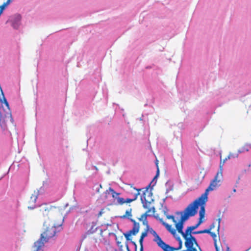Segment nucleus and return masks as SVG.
Returning a JSON list of instances; mask_svg holds the SVG:
<instances>
[{
    "label": "nucleus",
    "mask_w": 251,
    "mask_h": 251,
    "mask_svg": "<svg viewBox=\"0 0 251 251\" xmlns=\"http://www.w3.org/2000/svg\"><path fill=\"white\" fill-rule=\"evenodd\" d=\"M63 222L62 216H60L57 220L53 219V221L46 220L44 222V226L46 227L45 231L41 234L40 238L37 241H41L43 243H47L49 240L54 237L60 230L57 229L60 228Z\"/></svg>",
    "instance_id": "1"
},
{
    "label": "nucleus",
    "mask_w": 251,
    "mask_h": 251,
    "mask_svg": "<svg viewBox=\"0 0 251 251\" xmlns=\"http://www.w3.org/2000/svg\"><path fill=\"white\" fill-rule=\"evenodd\" d=\"M141 200L143 203V206L144 208L147 209V211L143 214L141 217L139 218V221H143V224L149 227L148 222L147 220V217H150L153 215L155 212V208L152 205V202L153 199L150 193L147 192L144 193L143 195L141 197Z\"/></svg>",
    "instance_id": "2"
},
{
    "label": "nucleus",
    "mask_w": 251,
    "mask_h": 251,
    "mask_svg": "<svg viewBox=\"0 0 251 251\" xmlns=\"http://www.w3.org/2000/svg\"><path fill=\"white\" fill-rule=\"evenodd\" d=\"M208 200V197L201 195L200 197L198 199L194 201L193 202L191 203L185 209V211H186L187 213H189V211L192 210V212H194V215L197 213V209L199 205H200V210L199 211L200 220H202L205 215V203Z\"/></svg>",
    "instance_id": "3"
},
{
    "label": "nucleus",
    "mask_w": 251,
    "mask_h": 251,
    "mask_svg": "<svg viewBox=\"0 0 251 251\" xmlns=\"http://www.w3.org/2000/svg\"><path fill=\"white\" fill-rule=\"evenodd\" d=\"M191 210L189 211V213H187L185 210L183 212H176L177 215L180 214L181 215V218L178 223H176V227L178 233L181 234L182 236H184V232L182 230L183 227L184 222L188 219L190 216H194L195 212H192Z\"/></svg>",
    "instance_id": "4"
},
{
    "label": "nucleus",
    "mask_w": 251,
    "mask_h": 251,
    "mask_svg": "<svg viewBox=\"0 0 251 251\" xmlns=\"http://www.w3.org/2000/svg\"><path fill=\"white\" fill-rule=\"evenodd\" d=\"M223 163H221L220 166H219V170L217 172L214 178L211 182L210 185L208 188L205 190V192L202 194L204 196H207L209 191H213L216 187L219 186L220 185L218 184L221 181V179L222 177V171H223Z\"/></svg>",
    "instance_id": "5"
},
{
    "label": "nucleus",
    "mask_w": 251,
    "mask_h": 251,
    "mask_svg": "<svg viewBox=\"0 0 251 251\" xmlns=\"http://www.w3.org/2000/svg\"><path fill=\"white\" fill-rule=\"evenodd\" d=\"M39 213L43 216H48L47 220L53 221V219L57 220L59 219L60 215L56 213L53 210H51L46 204L41 205L39 209Z\"/></svg>",
    "instance_id": "6"
},
{
    "label": "nucleus",
    "mask_w": 251,
    "mask_h": 251,
    "mask_svg": "<svg viewBox=\"0 0 251 251\" xmlns=\"http://www.w3.org/2000/svg\"><path fill=\"white\" fill-rule=\"evenodd\" d=\"M38 195L39 191L38 190L34 191L33 193L32 194L31 196H30V200L28 201L29 205L28 206V208L29 209L32 210L35 207L34 204L36 202Z\"/></svg>",
    "instance_id": "7"
},
{
    "label": "nucleus",
    "mask_w": 251,
    "mask_h": 251,
    "mask_svg": "<svg viewBox=\"0 0 251 251\" xmlns=\"http://www.w3.org/2000/svg\"><path fill=\"white\" fill-rule=\"evenodd\" d=\"M136 191H137L136 193L134 194L133 197L132 198H127L126 200H125L123 199H119V202H120V205H123V204L125 203H130L131 202L134 201H135L138 197V196L139 195V191L141 190L140 189H135Z\"/></svg>",
    "instance_id": "8"
},
{
    "label": "nucleus",
    "mask_w": 251,
    "mask_h": 251,
    "mask_svg": "<svg viewBox=\"0 0 251 251\" xmlns=\"http://www.w3.org/2000/svg\"><path fill=\"white\" fill-rule=\"evenodd\" d=\"M185 239V245L187 248V249L193 248L194 244H195L197 246L198 245L195 237L192 235H190L189 238H187Z\"/></svg>",
    "instance_id": "9"
},
{
    "label": "nucleus",
    "mask_w": 251,
    "mask_h": 251,
    "mask_svg": "<svg viewBox=\"0 0 251 251\" xmlns=\"http://www.w3.org/2000/svg\"><path fill=\"white\" fill-rule=\"evenodd\" d=\"M0 102L1 103H4L5 105L6 106L8 112H9L8 114L9 115V117L11 118L12 117V115H11V113L10 112V107H9V103H8V101H7L6 98L4 97V93L3 92L2 90H1L0 91Z\"/></svg>",
    "instance_id": "10"
},
{
    "label": "nucleus",
    "mask_w": 251,
    "mask_h": 251,
    "mask_svg": "<svg viewBox=\"0 0 251 251\" xmlns=\"http://www.w3.org/2000/svg\"><path fill=\"white\" fill-rule=\"evenodd\" d=\"M152 233L155 237L154 241L156 242L158 246L163 250L166 243L161 239L155 231L152 230Z\"/></svg>",
    "instance_id": "11"
},
{
    "label": "nucleus",
    "mask_w": 251,
    "mask_h": 251,
    "mask_svg": "<svg viewBox=\"0 0 251 251\" xmlns=\"http://www.w3.org/2000/svg\"><path fill=\"white\" fill-rule=\"evenodd\" d=\"M182 246V242L181 240H180L179 242V247L177 248H175L174 247H170L169 245L165 244V246L163 249L164 251H174L176 250H179L181 249Z\"/></svg>",
    "instance_id": "12"
},
{
    "label": "nucleus",
    "mask_w": 251,
    "mask_h": 251,
    "mask_svg": "<svg viewBox=\"0 0 251 251\" xmlns=\"http://www.w3.org/2000/svg\"><path fill=\"white\" fill-rule=\"evenodd\" d=\"M161 224L166 228V229L173 235H175L176 233V229L172 227V226L168 224L165 222L162 219L160 220Z\"/></svg>",
    "instance_id": "13"
},
{
    "label": "nucleus",
    "mask_w": 251,
    "mask_h": 251,
    "mask_svg": "<svg viewBox=\"0 0 251 251\" xmlns=\"http://www.w3.org/2000/svg\"><path fill=\"white\" fill-rule=\"evenodd\" d=\"M110 191H111V194L112 195V198L114 199L115 201H117L116 204H120L119 199H123L122 198L119 197L120 193L116 192L111 187H110Z\"/></svg>",
    "instance_id": "14"
},
{
    "label": "nucleus",
    "mask_w": 251,
    "mask_h": 251,
    "mask_svg": "<svg viewBox=\"0 0 251 251\" xmlns=\"http://www.w3.org/2000/svg\"><path fill=\"white\" fill-rule=\"evenodd\" d=\"M102 187L101 184L99 183H95L93 187V190L95 191L96 193L100 194L101 193L100 189H102Z\"/></svg>",
    "instance_id": "15"
},
{
    "label": "nucleus",
    "mask_w": 251,
    "mask_h": 251,
    "mask_svg": "<svg viewBox=\"0 0 251 251\" xmlns=\"http://www.w3.org/2000/svg\"><path fill=\"white\" fill-rule=\"evenodd\" d=\"M34 246L36 248V251H40L41 249L44 246L43 243L41 241H36L34 243Z\"/></svg>",
    "instance_id": "16"
},
{
    "label": "nucleus",
    "mask_w": 251,
    "mask_h": 251,
    "mask_svg": "<svg viewBox=\"0 0 251 251\" xmlns=\"http://www.w3.org/2000/svg\"><path fill=\"white\" fill-rule=\"evenodd\" d=\"M131 211H132V209L131 208H130L129 210H126V212L125 215H124L123 216H122L121 218L124 219V218H126V217H128V219H131L130 217L132 216Z\"/></svg>",
    "instance_id": "17"
},
{
    "label": "nucleus",
    "mask_w": 251,
    "mask_h": 251,
    "mask_svg": "<svg viewBox=\"0 0 251 251\" xmlns=\"http://www.w3.org/2000/svg\"><path fill=\"white\" fill-rule=\"evenodd\" d=\"M193 230L191 229L190 227V226H188L187 228V229L185 231V232H184V236H182L184 239H186L187 237V236L188 235H191V234L192 233V231Z\"/></svg>",
    "instance_id": "18"
},
{
    "label": "nucleus",
    "mask_w": 251,
    "mask_h": 251,
    "mask_svg": "<svg viewBox=\"0 0 251 251\" xmlns=\"http://www.w3.org/2000/svg\"><path fill=\"white\" fill-rule=\"evenodd\" d=\"M130 220L132 222H133V223L134 224V226H133V228L136 230H138V231H139V227H140L139 223L136 222V221L133 219H130Z\"/></svg>",
    "instance_id": "19"
},
{
    "label": "nucleus",
    "mask_w": 251,
    "mask_h": 251,
    "mask_svg": "<svg viewBox=\"0 0 251 251\" xmlns=\"http://www.w3.org/2000/svg\"><path fill=\"white\" fill-rule=\"evenodd\" d=\"M209 234L211 235V236L213 238V239L214 240V246L215 247V246L216 245V247L218 248L217 244L216 239V237H217L216 234H215V233L213 232H210Z\"/></svg>",
    "instance_id": "20"
},
{
    "label": "nucleus",
    "mask_w": 251,
    "mask_h": 251,
    "mask_svg": "<svg viewBox=\"0 0 251 251\" xmlns=\"http://www.w3.org/2000/svg\"><path fill=\"white\" fill-rule=\"evenodd\" d=\"M111 193V191H110V187L107 189L103 193V200H106L107 199L108 195Z\"/></svg>",
    "instance_id": "21"
},
{
    "label": "nucleus",
    "mask_w": 251,
    "mask_h": 251,
    "mask_svg": "<svg viewBox=\"0 0 251 251\" xmlns=\"http://www.w3.org/2000/svg\"><path fill=\"white\" fill-rule=\"evenodd\" d=\"M202 222H203L202 220L199 219L198 223L196 225H195V226H190V227L191 229L192 230H193L196 229Z\"/></svg>",
    "instance_id": "22"
},
{
    "label": "nucleus",
    "mask_w": 251,
    "mask_h": 251,
    "mask_svg": "<svg viewBox=\"0 0 251 251\" xmlns=\"http://www.w3.org/2000/svg\"><path fill=\"white\" fill-rule=\"evenodd\" d=\"M166 217L168 219H171L174 223H176V221L175 220V217L174 216L167 215Z\"/></svg>",
    "instance_id": "23"
},
{
    "label": "nucleus",
    "mask_w": 251,
    "mask_h": 251,
    "mask_svg": "<svg viewBox=\"0 0 251 251\" xmlns=\"http://www.w3.org/2000/svg\"><path fill=\"white\" fill-rule=\"evenodd\" d=\"M129 232V233H130V234H133L134 235H136L139 231H138V230H136L134 228H132V230H130L128 231Z\"/></svg>",
    "instance_id": "24"
},
{
    "label": "nucleus",
    "mask_w": 251,
    "mask_h": 251,
    "mask_svg": "<svg viewBox=\"0 0 251 251\" xmlns=\"http://www.w3.org/2000/svg\"><path fill=\"white\" fill-rule=\"evenodd\" d=\"M148 228L149 227H147L146 230L144 232L142 233V234L140 237H142L143 238H144L145 237H146L147 236L148 232Z\"/></svg>",
    "instance_id": "25"
},
{
    "label": "nucleus",
    "mask_w": 251,
    "mask_h": 251,
    "mask_svg": "<svg viewBox=\"0 0 251 251\" xmlns=\"http://www.w3.org/2000/svg\"><path fill=\"white\" fill-rule=\"evenodd\" d=\"M211 232L210 229H205L201 230V233H208L209 234Z\"/></svg>",
    "instance_id": "26"
},
{
    "label": "nucleus",
    "mask_w": 251,
    "mask_h": 251,
    "mask_svg": "<svg viewBox=\"0 0 251 251\" xmlns=\"http://www.w3.org/2000/svg\"><path fill=\"white\" fill-rule=\"evenodd\" d=\"M124 236L127 240H130L129 237L131 236V234L129 232L126 233H124Z\"/></svg>",
    "instance_id": "27"
},
{
    "label": "nucleus",
    "mask_w": 251,
    "mask_h": 251,
    "mask_svg": "<svg viewBox=\"0 0 251 251\" xmlns=\"http://www.w3.org/2000/svg\"><path fill=\"white\" fill-rule=\"evenodd\" d=\"M143 240H144V238H143L142 237H140V239H139L140 248H143Z\"/></svg>",
    "instance_id": "28"
},
{
    "label": "nucleus",
    "mask_w": 251,
    "mask_h": 251,
    "mask_svg": "<svg viewBox=\"0 0 251 251\" xmlns=\"http://www.w3.org/2000/svg\"><path fill=\"white\" fill-rule=\"evenodd\" d=\"M230 157V155H228L227 157H226L224 160L222 161V160H221V162L220 163V166L221 165V163H223V165L225 163L226 161L227 160V159H229Z\"/></svg>",
    "instance_id": "29"
},
{
    "label": "nucleus",
    "mask_w": 251,
    "mask_h": 251,
    "mask_svg": "<svg viewBox=\"0 0 251 251\" xmlns=\"http://www.w3.org/2000/svg\"><path fill=\"white\" fill-rule=\"evenodd\" d=\"M230 157V155H228L227 157H226L224 160L222 161V160H221V162L220 163V166L221 165V163H223V165L225 163L226 161L227 160V159H229Z\"/></svg>",
    "instance_id": "30"
},
{
    "label": "nucleus",
    "mask_w": 251,
    "mask_h": 251,
    "mask_svg": "<svg viewBox=\"0 0 251 251\" xmlns=\"http://www.w3.org/2000/svg\"><path fill=\"white\" fill-rule=\"evenodd\" d=\"M159 174V167H158V168H157L156 174L155 176L154 177V179L156 178L158 176Z\"/></svg>",
    "instance_id": "31"
},
{
    "label": "nucleus",
    "mask_w": 251,
    "mask_h": 251,
    "mask_svg": "<svg viewBox=\"0 0 251 251\" xmlns=\"http://www.w3.org/2000/svg\"><path fill=\"white\" fill-rule=\"evenodd\" d=\"M104 213V209H101L100 212L98 214V217H100L102 215V214Z\"/></svg>",
    "instance_id": "32"
},
{
    "label": "nucleus",
    "mask_w": 251,
    "mask_h": 251,
    "mask_svg": "<svg viewBox=\"0 0 251 251\" xmlns=\"http://www.w3.org/2000/svg\"><path fill=\"white\" fill-rule=\"evenodd\" d=\"M215 224L214 223H212L210 226V227H209V229H210V230H211L212 229L214 228L215 227Z\"/></svg>",
    "instance_id": "33"
},
{
    "label": "nucleus",
    "mask_w": 251,
    "mask_h": 251,
    "mask_svg": "<svg viewBox=\"0 0 251 251\" xmlns=\"http://www.w3.org/2000/svg\"><path fill=\"white\" fill-rule=\"evenodd\" d=\"M193 233L195 234H202L201 233V230L195 231V232H193Z\"/></svg>",
    "instance_id": "34"
},
{
    "label": "nucleus",
    "mask_w": 251,
    "mask_h": 251,
    "mask_svg": "<svg viewBox=\"0 0 251 251\" xmlns=\"http://www.w3.org/2000/svg\"><path fill=\"white\" fill-rule=\"evenodd\" d=\"M218 221H219V222H218V230H219V228H220V219H218Z\"/></svg>",
    "instance_id": "35"
},
{
    "label": "nucleus",
    "mask_w": 251,
    "mask_h": 251,
    "mask_svg": "<svg viewBox=\"0 0 251 251\" xmlns=\"http://www.w3.org/2000/svg\"><path fill=\"white\" fill-rule=\"evenodd\" d=\"M155 165L156 166V167L158 168V160H156Z\"/></svg>",
    "instance_id": "36"
},
{
    "label": "nucleus",
    "mask_w": 251,
    "mask_h": 251,
    "mask_svg": "<svg viewBox=\"0 0 251 251\" xmlns=\"http://www.w3.org/2000/svg\"><path fill=\"white\" fill-rule=\"evenodd\" d=\"M215 249H216V251H219V248H218L216 247V245L215 246Z\"/></svg>",
    "instance_id": "37"
},
{
    "label": "nucleus",
    "mask_w": 251,
    "mask_h": 251,
    "mask_svg": "<svg viewBox=\"0 0 251 251\" xmlns=\"http://www.w3.org/2000/svg\"><path fill=\"white\" fill-rule=\"evenodd\" d=\"M140 251H143V248H140Z\"/></svg>",
    "instance_id": "38"
},
{
    "label": "nucleus",
    "mask_w": 251,
    "mask_h": 251,
    "mask_svg": "<svg viewBox=\"0 0 251 251\" xmlns=\"http://www.w3.org/2000/svg\"><path fill=\"white\" fill-rule=\"evenodd\" d=\"M227 251H230L229 248L228 247H227Z\"/></svg>",
    "instance_id": "39"
},
{
    "label": "nucleus",
    "mask_w": 251,
    "mask_h": 251,
    "mask_svg": "<svg viewBox=\"0 0 251 251\" xmlns=\"http://www.w3.org/2000/svg\"><path fill=\"white\" fill-rule=\"evenodd\" d=\"M177 239H178V241H179V242H180V240H181L180 239V237H178Z\"/></svg>",
    "instance_id": "40"
},
{
    "label": "nucleus",
    "mask_w": 251,
    "mask_h": 251,
    "mask_svg": "<svg viewBox=\"0 0 251 251\" xmlns=\"http://www.w3.org/2000/svg\"><path fill=\"white\" fill-rule=\"evenodd\" d=\"M177 239H178V241H179V242H180V240H181L180 239V237H178Z\"/></svg>",
    "instance_id": "41"
},
{
    "label": "nucleus",
    "mask_w": 251,
    "mask_h": 251,
    "mask_svg": "<svg viewBox=\"0 0 251 251\" xmlns=\"http://www.w3.org/2000/svg\"><path fill=\"white\" fill-rule=\"evenodd\" d=\"M133 243L134 244V245L135 246V247L136 248L137 246H136V244H135V243L133 242Z\"/></svg>",
    "instance_id": "42"
},
{
    "label": "nucleus",
    "mask_w": 251,
    "mask_h": 251,
    "mask_svg": "<svg viewBox=\"0 0 251 251\" xmlns=\"http://www.w3.org/2000/svg\"><path fill=\"white\" fill-rule=\"evenodd\" d=\"M233 191H234V192H235V191H236V190H235V189H234V190H233Z\"/></svg>",
    "instance_id": "43"
}]
</instances>
